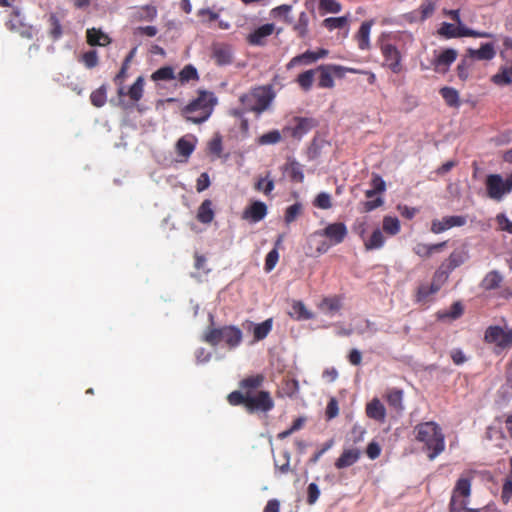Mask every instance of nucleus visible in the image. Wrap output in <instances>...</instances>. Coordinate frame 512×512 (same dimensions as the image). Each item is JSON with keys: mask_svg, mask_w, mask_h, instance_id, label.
I'll return each instance as SVG.
<instances>
[{"mask_svg": "<svg viewBox=\"0 0 512 512\" xmlns=\"http://www.w3.org/2000/svg\"><path fill=\"white\" fill-rule=\"evenodd\" d=\"M211 58L218 66H226L232 63V51L226 44H214L212 46Z\"/></svg>", "mask_w": 512, "mask_h": 512, "instance_id": "obj_20", "label": "nucleus"}, {"mask_svg": "<svg viewBox=\"0 0 512 512\" xmlns=\"http://www.w3.org/2000/svg\"><path fill=\"white\" fill-rule=\"evenodd\" d=\"M302 213V204L294 203L290 205L285 212L284 221L286 224L294 222L297 217Z\"/></svg>", "mask_w": 512, "mask_h": 512, "instance_id": "obj_52", "label": "nucleus"}, {"mask_svg": "<svg viewBox=\"0 0 512 512\" xmlns=\"http://www.w3.org/2000/svg\"><path fill=\"white\" fill-rule=\"evenodd\" d=\"M267 215V206L264 202L254 201L243 211V219L257 223Z\"/></svg>", "mask_w": 512, "mask_h": 512, "instance_id": "obj_19", "label": "nucleus"}, {"mask_svg": "<svg viewBox=\"0 0 512 512\" xmlns=\"http://www.w3.org/2000/svg\"><path fill=\"white\" fill-rule=\"evenodd\" d=\"M289 315L296 320H310L314 318V314L306 308L302 301H294L292 303Z\"/></svg>", "mask_w": 512, "mask_h": 512, "instance_id": "obj_30", "label": "nucleus"}, {"mask_svg": "<svg viewBox=\"0 0 512 512\" xmlns=\"http://www.w3.org/2000/svg\"><path fill=\"white\" fill-rule=\"evenodd\" d=\"M176 78L174 69L171 66H164L157 69L151 75L153 81H170Z\"/></svg>", "mask_w": 512, "mask_h": 512, "instance_id": "obj_42", "label": "nucleus"}, {"mask_svg": "<svg viewBox=\"0 0 512 512\" xmlns=\"http://www.w3.org/2000/svg\"><path fill=\"white\" fill-rule=\"evenodd\" d=\"M439 34L446 38H456V37H479V38H489L492 37L491 33L488 32H478L475 30H471L465 26H456L455 24L444 22L439 29Z\"/></svg>", "mask_w": 512, "mask_h": 512, "instance_id": "obj_12", "label": "nucleus"}, {"mask_svg": "<svg viewBox=\"0 0 512 512\" xmlns=\"http://www.w3.org/2000/svg\"><path fill=\"white\" fill-rule=\"evenodd\" d=\"M107 100L106 88L102 85L100 88L94 90L90 95V101L95 107H102L105 105Z\"/></svg>", "mask_w": 512, "mask_h": 512, "instance_id": "obj_47", "label": "nucleus"}, {"mask_svg": "<svg viewBox=\"0 0 512 512\" xmlns=\"http://www.w3.org/2000/svg\"><path fill=\"white\" fill-rule=\"evenodd\" d=\"M275 98L272 86H258L240 96L239 101L246 111L260 115L266 111Z\"/></svg>", "mask_w": 512, "mask_h": 512, "instance_id": "obj_6", "label": "nucleus"}, {"mask_svg": "<svg viewBox=\"0 0 512 512\" xmlns=\"http://www.w3.org/2000/svg\"><path fill=\"white\" fill-rule=\"evenodd\" d=\"M383 232L394 236L400 232V222L397 217L385 216L382 223Z\"/></svg>", "mask_w": 512, "mask_h": 512, "instance_id": "obj_40", "label": "nucleus"}, {"mask_svg": "<svg viewBox=\"0 0 512 512\" xmlns=\"http://www.w3.org/2000/svg\"><path fill=\"white\" fill-rule=\"evenodd\" d=\"M445 246H446L445 242L433 244V245L423 244L420 247H418V256L423 257V258H428L435 253L441 252Z\"/></svg>", "mask_w": 512, "mask_h": 512, "instance_id": "obj_45", "label": "nucleus"}, {"mask_svg": "<svg viewBox=\"0 0 512 512\" xmlns=\"http://www.w3.org/2000/svg\"><path fill=\"white\" fill-rule=\"evenodd\" d=\"M144 79L139 76L128 91V95L134 102L139 101L143 95Z\"/></svg>", "mask_w": 512, "mask_h": 512, "instance_id": "obj_46", "label": "nucleus"}, {"mask_svg": "<svg viewBox=\"0 0 512 512\" xmlns=\"http://www.w3.org/2000/svg\"><path fill=\"white\" fill-rule=\"evenodd\" d=\"M265 381L263 374L250 375L239 382V390L227 395L231 406H243L247 413H267L274 408V400L269 391L260 390Z\"/></svg>", "mask_w": 512, "mask_h": 512, "instance_id": "obj_1", "label": "nucleus"}, {"mask_svg": "<svg viewBox=\"0 0 512 512\" xmlns=\"http://www.w3.org/2000/svg\"><path fill=\"white\" fill-rule=\"evenodd\" d=\"M290 179L294 182L302 183L304 180V173L302 166L297 161H292L287 165L286 168Z\"/></svg>", "mask_w": 512, "mask_h": 512, "instance_id": "obj_44", "label": "nucleus"}, {"mask_svg": "<svg viewBox=\"0 0 512 512\" xmlns=\"http://www.w3.org/2000/svg\"><path fill=\"white\" fill-rule=\"evenodd\" d=\"M281 132L278 130H271L261 135L258 139V143L261 145L276 144L281 141Z\"/></svg>", "mask_w": 512, "mask_h": 512, "instance_id": "obj_51", "label": "nucleus"}, {"mask_svg": "<svg viewBox=\"0 0 512 512\" xmlns=\"http://www.w3.org/2000/svg\"><path fill=\"white\" fill-rule=\"evenodd\" d=\"M86 37L90 46H107L111 43L110 37L96 28L87 29Z\"/></svg>", "mask_w": 512, "mask_h": 512, "instance_id": "obj_25", "label": "nucleus"}, {"mask_svg": "<svg viewBox=\"0 0 512 512\" xmlns=\"http://www.w3.org/2000/svg\"><path fill=\"white\" fill-rule=\"evenodd\" d=\"M349 18L348 16L341 17H329L323 20L322 25L328 29L329 31H333L335 29H343L348 26Z\"/></svg>", "mask_w": 512, "mask_h": 512, "instance_id": "obj_39", "label": "nucleus"}, {"mask_svg": "<svg viewBox=\"0 0 512 512\" xmlns=\"http://www.w3.org/2000/svg\"><path fill=\"white\" fill-rule=\"evenodd\" d=\"M320 496V489L316 483H310L307 487V503L313 505Z\"/></svg>", "mask_w": 512, "mask_h": 512, "instance_id": "obj_58", "label": "nucleus"}, {"mask_svg": "<svg viewBox=\"0 0 512 512\" xmlns=\"http://www.w3.org/2000/svg\"><path fill=\"white\" fill-rule=\"evenodd\" d=\"M418 443L422 444L421 451L429 460H434L445 448L444 435L434 422L418 425Z\"/></svg>", "mask_w": 512, "mask_h": 512, "instance_id": "obj_2", "label": "nucleus"}, {"mask_svg": "<svg viewBox=\"0 0 512 512\" xmlns=\"http://www.w3.org/2000/svg\"><path fill=\"white\" fill-rule=\"evenodd\" d=\"M385 243V237L383 231L375 229L369 239L364 243L367 250H375L381 248Z\"/></svg>", "mask_w": 512, "mask_h": 512, "instance_id": "obj_37", "label": "nucleus"}, {"mask_svg": "<svg viewBox=\"0 0 512 512\" xmlns=\"http://www.w3.org/2000/svg\"><path fill=\"white\" fill-rule=\"evenodd\" d=\"M457 58V51L454 49H447L437 56L434 61V70L438 73H445L449 66Z\"/></svg>", "mask_w": 512, "mask_h": 512, "instance_id": "obj_22", "label": "nucleus"}, {"mask_svg": "<svg viewBox=\"0 0 512 512\" xmlns=\"http://www.w3.org/2000/svg\"><path fill=\"white\" fill-rule=\"evenodd\" d=\"M348 234L347 227L342 222L328 224L324 229L317 230L313 235L326 237L330 245H338L344 241Z\"/></svg>", "mask_w": 512, "mask_h": 512, "instance_id": "obj_13", "label": "nucleus"}, {"mask_svg": "<svg viewBox=\"0 0 512 512\" xmlns=\"http://www.w3.org/2000/svg\"><path fill=\"white\" fill-rule=\"evenodd\" d=\"M370 184L371 189L365 191V196L368 199L373 198L376 194H382L386 190V183L379 174H372Z\"/></svg>", "mask_w": 512, "mask_h": 512, "instance_id": "obj_32", "label": "nucleus"}, {"mask_svg": "<svg viewBox=\"0 0 512 512\" xmlns=\"http://www.w3.org/2000/svg\"><path fill=\"white\" fill-rule=\"evenodd\" d=\"M361 456V451L358 448L345 449L335 461L337 469H344L355 464Z\"/></svg>", "mask_w": 512, "mask_h": 512, "instance_id": "obj_21", "label": "nucleus"}, {"mask_svg": "<svg viewBox=\"0 0 512 512\" xmlns=\"http://www.w3.org/2000/svg\"><path fill=\"white\" fill-rule=\"evenodd\" d=\"M5 26L9 31L17 33L22 38H33V26L27 24L24 21V18L21 15L20 11L16 8L13 9L12 12L10 13L9 19L6 22Z\"/></svg>", "mask_w": 512, "mask_h": 512, "instance_id": "obj_11", "label": "nucleus"}, {"mask_svg": "<svg viewBox=\"0 0 512 512\" xmlns=\"http://www.w3.org/2000/svg\"><path fill=\"white\" fill-rule=\"evenodd\" d=\"M313 51L307 50L302 54L296 55L286 64V69L290 70L300 65H311L315 63Z\"/></svg>", "mask_w": 512, "mask_h": 512, "instance_id": "obj_31", "label": "nucleus"}, {"mask_svg": "<svg viewBox=\"0 0 512 512\" xmlns=\"http://www.w3.org/2000/svg\"><path fill=\"white\" fill-rule=\"evenodd\" d=\"M210 186V178L208 173L203 172L197 179L196 190L197 192H203Z\"/></svg>", "mask_w": 512, "mask_h": 512, "instance_id": "obj_62", "label": "nucleus"}, {"mask_svg": "<svg viewBox=\"0 0 512 512\" xmlns=\"http://www.w3.org/2000/svg\"><path fill=\"white\" fill-rule=\"evenodd\" d=\"M157 16V9L153 5H145L138 9L137 18L139 20L152 21Z\"/></svg>", "mask_w": 512, "mask_h": 512, "instance_id": "obj_49", "label": "nucleus"}, {"mask_svg": "<svg viewBox=\"0 0 512 512\" xmlns=\"http://www.w3.org/2000/svg\"><path fill=\"white\" fill-rule=\"evenodd\" d=\"M381 50L384 56V65L389 67L394 73L400 72L401 64L399 51L391 44H384Z\"/></svg>", "mask_w": 512, "mask_h": 512, "instance_id": "obj_17", "label": "nucleus"}, {"mask_svg": "<svg viewBox=\"0 0 512 512\" xmlns=\"http://www.w3.org/2000/svg\"><path fill=\"white\" fill-rule=\"evenodd\" d=\"M386 401L388 404L394 409L400 410L403 409L402 399H403V391L397 388H392L387 390L385 395Z\"/></svg>", "mask_w": 512, "mask_h": 512, "instance_id": "obj_38", "label": "nucleus"}, {"mask_svg": "<svg viewBox=\"0 0 512 512\" xmlns=\"http://www.w3.org/2000/svg\"><path fill=\"white\" fill-rule=\"evenodd\" d=\"M275 183L274 180L270 177V172L266 174L265 177H259L254 184L255 190L264 193L266 196H269L271 192L274 190Z\"/></svg>", "mask_w": 512, "mask_h": 512, "instance_id": "obj_35", "label": "nucleus"}, {"mask_svg": "<svg viewBox=\"0 0 512 512\" xmlns=\"http://www.w3.org/2000/svg\"><path fill=\"white\" fill-rule=\"evenodd\" d=\"M252 326V333L255 341L265 339L272 330L273 319L269 318L259 324L250 323Z\"/></svg>", "mask_w": 512, "mask_h": 512, "instance_id": "obj_28", "label": "nucleus"}, {"mask_svg": "<svg viewBox=\"0 0 512 512\" xmlns=\"http://www.w3.org/2000/svg\"><path fill=\"white\" fill-rule=\"evenodd\" d=\"M313 205L319 209L327 210L332 207L330 194L326 192L319 193L313 201Z\"/></svg>", "mask_w": 512, "mask_h": 512, "instance_id": "obj_53", "label": "nucleus"}, {"mask_svg": "<svg viewBox=\"0 0 512 512\" xmlns=\"http://www.w3.org/2000/svg\"><path fill=\"white\" fill-rule=\"evenodd\" d=\"M315 73L316 69H309L300 73L297 76L295 81L303 91L307 92L311 90L314 82Z\"/></svg>", "mask_w": 512, "mask_h": 512, "instance_id": "obj_34", "label": "nucleus"}, {"mask_svg": "<svg viewBox=\"0 0 512 512\" xmlns=\"http://www.w3.org/2000/svg\"><path fill=\"white\" fill-rule=\"evenodd\" d=\"M473 478V473L469 471L459 476L452 490L450 511L463 510L469 504Z\"/></svg>", "mask_w": 512, "mask_h": 512, "instance_id": "obj_7", "label": "nucleus"}, {"mask_svg": "<svg viewBox=\"0 0 512 512\" xmlns=\"http://www.w3.org/2000/svg\"><path fill=\"white\" fill-rule=\"evenodd\" d=\"M339 408L338 402L335 398H331L326 407V416L327 419H333L338 415Z\"/></svg>", "mask_w": 512, "mask_h": 512, "instance_id": "obj_63", "label": "nucleus"}, {"mask_svg": "<svg viewBox=\"0 0 512 512\" xmlns=\"http://www.w3.org/2000/svg\"><path fill=\"white\" fill-rule=\"evenodd\" d=\"M372 27V22L365 21L361 24L357 34L355 35V38L358 42V47L361 50H366L369 48V37H370V31Z\"/></svg>", "mask_w": 512, "mask_h": 512, "instance_id": "obj_29", "label": "nucleus"}, {"mask_svg": "<svg viewBox=\"0 0 512 512\" xmlns=\"http://www.w3.org/2000/svg\"><path fill=\"white\" fill-rule=\"evenodd\" d=\"M468 54L470 57L478 60H491L494 58L496 52L493 44L486 43L479 49H469Z\"/></svg>", "mask_w": 512, "mask_h": 512, "instance_id": "obj_27", "label": "nucleus"}, {"mask_svg": "<svg viewBox=\"0 0 512 512\" xmlns=\"http://www.w3.org/2000/svg\"><path fill=\"white\" fill-rule=\"evenodd\" d=\"M294 30L299 37H305L308 33V16L305 12L300 13L298 21L294 25Z\"/></svg>", "mask_w": 512, "mask_h": 512, "instance_id": "obj_55", "label": "nucleus"}, {"mask_svg": "<svg viewBox=\"0 0 512 512\" xmlns=\"http://www.w3.org/2000/svg\"><path fill=\"white\" fill-rule=\"evenodd\" d=\"M214 210L212 208V201L209 199L204 200L198 208L196 218L203 224H209L214 219Z\"/></svg>", "mask_w": 512, "mask_h": 512, "instance_id": "obj_26", "label": "nucleus"}, {"mask_svg": "<svg viewBox=\"0 0 512 512\" xmlns=\"http://www.w3.org/2000/svg\"><path fill=\"white\" fill-rule=\"evenodd\" d=\"M346 68L335 65V64H326L320 65L316 68V72H319L318 78V87L319 88H333L334 87V79L333 75L342 76L343 72Z\"/></svg>", "mask_w": 512, "mask_h": 512, "instance_id": "obj_14", "label": "nucleus"}, {"mask_svg": "<svg viewBox=\"0 0 512 512\" xmlns=\"http://www.w3.org/2000/svg\"><path fill=\"white\" fill-rule=\"evenodd\" d=\"M484 339L488 344L494 345L497 352H500L512 346V330L505 331L499 326H490L485 332Z\"/></svg>", "mask_w": 512, "mask_h": 512, "instance_id": "obj_10", "label": "nucleus"}, {"mask_svg": "<svg viewBox=\"0 0 512 512\" xmlns=\"http://www.w3.org/2000/svg\"><path fill=\"white\" fill-rule=\"evenodd\" d=\"M441 95L450 106H457L459 104V94L454 88L444 87L441 89Z\"/></svg>", "mask_w": 512, "mask_h": 512, "instance_id": "obj_50", "label": "nucleus"}, {"mask_svg": "<svg viewBox=\"0 0 512 512\" xmlns=\"http://www.w3.org/2000/svg\"><path fill=\"white\" fill-rule=\"evenodd\" d=\"M178 81L183 85L190 81H198L199 74L197 69L192 65L188 64L183 67V69L178 74Z\"/></svg>", "mask_w": 512, "mask_h": 512, "instance_id": "obj_36", "label": "nucleus"}, {"mask_svg": "<svg viewBox=\"0 0 512 512\" xmlns=\"http://www.w3.org/2000/svg\"><path fill=\"white\" fill-rule=\"evenodd\" d=\"M319 8L327 13H339L342 6L336 0H320Z\"/></svg>", "mask_w": 512, "mask_h": 512, "instance_id": "obj_56", "label": "nucleus"}, {"mask_svg": "<svg viewBox=\"0 0 512 512\" xmlns=\"http://www.w3.org/2000/svg\"><path fill=\"white\" fill-rule=\"evenodd\" d=\"M468 258L469 254L466 248L462 247L454 250L439 270L436 271L429 291L424 288L418 290V301L436 293L447 280L449 272L464 264Z\"/></svg>", "mask_w": 512, "mask_h": 512, "instance_id": "obj_3", "label": "nucleus"}, {"mask_svg": "<svg viewBox=\"0 0 512 512\" xmlns=\"http://www.w3.org/2000/svg\"><path fill=\"white\" fill-rule=\"evenodd\" d=\"M316 126L317 122L313 118L294 117L286 126L283 127L282 133L285 137L300 140Z\"/></svg>", "mask_w": 512, "mask_h": 512, "instance_id": "obj_9", "label": "nucleus"}, {"mask_svg": "<svg viewBox=\"0 0 512 512\" xmlns=\"http://www.w3.org/2000/svg\"><path fill=\"white\" fill-rule=\"evenodd\" d=\"M82 61L85 66L89 69L94 68L98 65V54L95 50H90L82 55Z\"/></svg>", "mask_w": 512, "mask_h": 512, "instance_id": "obj_57", "label": "nucleus"}, {"mask_svg": "<svg viewBox=\"0 0 512 512\" xmlns=\"http://www.w3.org/2000/svg\"><path fill=\"white\" fill-rule=\"evenodd\" d=\"M485 184L489 198L501 201L512 191V173L507 178L499 174L488 175Z\"/></svg>", "mask_w": 512, "mask_h": 512, "instance_id": "obj_8", "label": "nucleus"}, {"mask_svg": "<svg viewBox=\"0 0 512 512\" xmlns=\"http://www.w3.org/2000/svg\"><path fill=\"white\" fill-rule=\"evenodd\" d=\"M503 501L507 503L512 497V480L507 479L503 485L502 495Z\"/></svg>", "mask_w": 512, "mask_h": 512, "instance_id": "obj_64", "label": "nucleus"}, {"mask_svg": "<svg viewBox=\"0 0 512 512\" xmlns=\"http://www.w3.org/2000/svg\"><path fill=\"white\" fill-rule=\"evenodd\" d=\"M275 26L272 23L264 24L247 36L250 45L262 46L266 43V38L273 34Z\"/></svg>", "mask_w": 512, "mask_h": 512, "instance_id": "obj_18", "label": "nucleus"}, {"mask_svg": "<svg viewBox=\"0 0 512 512\" xmlns=\"http://www.w3.org/2000/svg\"><path fill=\"white\" fill-rule=\"evenodd\" d=\"M366 434V429L359 425L355 424L351 429V440L354 444H358L364 440V436Z\"/></svg>", "mask_w": 512, "mask_h": 512, "instance_id": "obj_59", "label": "nucleus"}, {"mask_svg": "<svg viewBox=\"0 0 512 512\" xmlns=\"http://www.w3.org/2000/svg\"><path fill=\"white\" fill-rule=\"evenodd\" d=\"M195 149L193 141L186 137H181L176 143V150L178 155L183 157H189Z\"/></svg>", "mask_w": 512, "mask_h": 512, "instance_id": "obj_41", "label": "nucleus"}, {"mask_svg": "<svg viewBox=\"0 0 512 512\" xmlns=\"http://www.w3.org/2000/svg\"><path fill=\"white\" fill-rule=\"evenodd\" d=\"M343 306V298L339 295L324 297L318 304V308L325 314L333 315Z\"/></svg>", "mask_w": 512, "mask_h": 512, "instance_id": "obj_23", "label": "nucleus"}, {"mask_svg": "<svg viewBox=\"0 0 512 512\" xmlns=\"http://www.w3.org/2000/svg\"><path fill=\"white\" fill-rule=\"evenodd\" d=\"M282 241V237H279L278 240L276 241V246H278ZM279 260V253H278V250H277V247L273 248L271 251L268 252V254L266 255V258H265V264H264V270L266 272H271L277 262Z\"/></svg>", "mask_w": 512, "mask_h": 512, "instance_id": "obj_43", "label": "nucleus"}, {"mask_svg": "<svg viewBox=\"0 0 512 512\" xmlns=\"http://www.w3.org/2000/svg\"><path fill=\"white\" fill-rule=\"evenodd\" d=\"M216 103L217 99L212 92L199 91L198 97L187 104L182 112L187 121L200 124L211 116Z\"/></svg>", "mask_w": 512, "mask_h": 512, "instance_id": "obj_5", "label": "nucleus"}, {"mask_svg": "<svg viewBox=\"0 0 512 512\" xmlns=\"http://www.w3.org/2000/svg\"><path fill=\"white\" fill-rule=\"evenodd\" d=\"M366 454L371 460L377 459L381 454V447L379 443L376 441H371L366 448Z\"/></svg>", "mask_w": 512, "mask_h": 512, "instance_id": "obj_60", "label": "nucleus"}, {"mask_svg": "<svg viewBox=\"0 0 512 512\" xmlns=\"http://www.w3.org/2000/svg\"><path fill=\"white\" fill-rule=\"evenodd\" d=\"M503 281V275L496 271L488 272L481 282V286L485 290H493L500 286Z\"/></svg>", "mask_w": 512, "mask_h": 512, "instance_id": "obj_33", "label": "nucleus"}, {"mask_svg": "<svg viewBox=\"0 0 512 512\" xmlns=\"http://www.w3.org/2000/svg\"><path fill=\"white\" fill-rule=\"evenodd\" d=\"M366 415L373 420L383 423L386 418V409L378 398H373L366 405Z\"/></svg>", "mask_w": 512, "mask_h": 512, "instance_id": "obj_24", "label": "nucleus"}, {"mask_svg": "<svg viewBox=\"0 0 512 512\" xmlns=\"http://www.w3.org/2000/svg\"><path fill=\"white\" fill-rule=\"evenodd\" d=\"M496 222L500 230L512 234V222L504 214L497 215Z\"/></svg>", "mask_w": 512, "mask_h": 512, "instance_id": "obj_61", "label": "nucleus"}, {"mask_svg": "<svg viewBox=\"0 0 512 512\" xmlns=\"http://www.w3.org/2000/svg\"><path fill=\"white\" fill-rule=\"evenodd\" d=\"M463 314V306L460 302H455L448 310L443 311L439 316L442 319L455 320Z\"/></svg>", "mask_w": 512, "mask_h": 512, "instance_id": "obj_48", "label": "nucleus"}, {"mask_svg": "<svg viewBox=\"0 0 512 512\" xmlns=\"http://www.w3.org/2000/svg\"><path fill=\"white\" fill-rule=\"evenodd\" d=\"M467 223V216L449 215L441 219H435L432 222L431 230L434 233H442L454 227H462Z\"/></svg>", "mask_w": 512, "mask_h": 512, "instance_id": "obj_16", "label": "nucleus"}, {"mask_svg": "<svg viewBox=\"0 0 512 512\" xmlns=\"http://www.w3.org/2000/svg\"><path fill=\"white\" fill-rule=\"evenodd\" d=\"M202 339L211 346H218L223 343L228 349L232 350L242 343L243 333L239 327L234 325L214 327L211 324L205 330Z\"/></svg>", "mask_w": 512, "mask_h": 512, "instance_id": "obj_4", "label": "nucleus"}, {"mask_svg": "<svg viewBox=\"0 0 512 512\" xmlns=\"http://www.w3.org/2000/svg\"><path fill=\"white\" fill-rule=\"evenodd\" d=\"M208 151L210 154L215 155L216 157H220L223 151L222 145V137L220 134H216L209 142H208Z\"/></svg>", "mask_w": 512, "mask_h": 512, "instance_id": "obj_54", "label": "nucleus"}, {"mask_svg": "<svg viewBox=\"0 0 512 512\" xmlns=\"http://www.w3.org/2000/svg\"><path fill=\"white\" fill-rule=\"evenodd\" d=\"M45 19L48 37L54 42L61 39L64 34V27L62 25L64 14L59 12H50L46 14Z\"/></svg>", "mask_w": 512, "mask_h": 512, "instance_id": "obj_15", "label": "nucleus"}]
</instances>
